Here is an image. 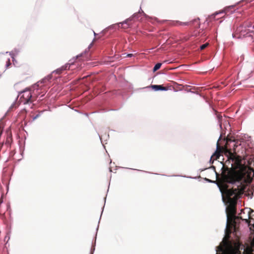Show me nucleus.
<instances>
[{
    "label": "nucleus",
    "instance_id": "nucleus-1",
    "mask_svg": "<svg viewBox=\"0 0 254 254\" xmlns=\"http://www.w3.org/2000/svg\"><path fill=\"white\" fill-rule=\"evenodd\" d=\"M237 147L234 140L227 138L224 146L217 143V148L210 158L214 161L219 158L222 153L227 157L226 163L231 164L230 168L227 167L222 170L221 177L224 182L234 184L244 180L251 179V171L250 168L242 163V157L237 155L236 147Z\"/></svg>",
    "mask_w": 254,
    "mask_h": 254
},
{
    "label": "nucleus",
    "instance_id": "nucleus-2",
    "mask_svg": "<svg viewBox=\"0 0 254 254\" xmlns=\"http://www.w3.org/2000/svg\"><path fill=\"white\" fill-rule=\"evenodd\" d=\"M52 77V74L48 75L43 78L41 81L38 82L33 87L30 89L24 90L21 92V95L20 98L21 102L24 104L32 103L36 100L38 95L40 94L39 87L43 86L42 84L46 83L50 81Z\"/></svg>",
    "mask_w": 254,
    "mask_h": 254
},
{
    "label": "nucleus",
    "instance_id": "nucleus-3",
    "mask_svg": "<svg viewBox=\"0 0 254 254\" xmlns=\"http://www.w3.org/2000/svg\"><path fill=\"white\" fill-rule=\"evenodd\" d=\"M233 35L234 37L238 38L251 37L252 40H254V26H252L251 22H247L238 27Z\"/></svg>",
    "mask_w": 254,
    "mask_h": 254
},
{
    "label": "nucleus",
    "instance_id": "nucleus-4",
    "mask_svg": "<svg viewBox=\"0 0 254 254\" xmlns=\"http://www.w3.org/2000/svg\"><path fill=\"white\" fill-rule=\"evenodd\" d=\"M246 182V180H244L240 182V184L237 188L235 189H228V186L227 185H224V190H223L221 189L220 190L222 193H225L227 198H232V196L233 195H237L238 196L242 194L245 190L246 186L244 183Z\"/></svg>",
    "mask_w": 254,
    "mask_h": 254
},
{
    "label": "nucleus",
    "instance_id": "nucleus-5",
    "mask_svg": "<svg viewBox=\"0 0 254 254\" xmlns=\"http://www.w3.org/2000/svg\"><path fill=\"white\" fill-rule=\"evenodd\" d=\"M228 216H235L236 214V207L228 205L226 208Z\"/></svg>",
    "mask_w": 254,
    "mask_h": 254
},
{
    "label": "nucleus",
    "instance_id": "nucleus-6",
    "mask_svg": "<svg viewBox=\"0 0 254 254\" xmlns=\"http://www.w3.org/2000/svg\"><path fill=\"white\" fill-rule=\"evenodd\" d=\"M238 198V197L237 195L233 196L232 198H227L228 203H229L228 205L236 207Z\"/></svg>",
    "mask_w": 254,
    "mask_h": 254
},
{
    "label": "nucleus",
    "instance_id": "nucleus-7",
    "mask_svg": "<svg viewBox=\"0 0 254 254\" xmlns=\"http://www.w3.org/2000/svg\"><path fill=\"white\" fill-rule=\"evenodd\" d=\"M69 65L68 64H65L62 67H61V68H59L56 70H55V71H54L53 72V73H56L57 74H61V73H62V72L65 70H66L67 69H69Z\"/></svg>",
    "mask_w": 254,
    "mask_h": 254
},
{
    "label": "nucleus",
    "instance_id": "nucleus-8",
    "mask_svg": "<svg viewBox=\"0 0 254 254\" xmlns=\"http://www.w3.org/2000/svg\"><path fill=\"white\" fill-rule=\"evenodd\" d=\"M131 21L130 19H127L123 22L119 23L118 24L119 27H121L123 28L127 29L130 26L129 22Z\"/></svg>",
    "mask_w": 254,
    "mask_h": 254
},
{
    "label": "nucleus",
    "instance_id": "nucleus-9",
    "mask_svg": "<svg viewBox=\"0 0 254 254\" xmlns=\"http://www.w3.org/2000/svg\"><path fill=\"white\" fill-rule=\"evenodd\" d=\"M189 24V22H182L179 21H176V22H173V25L174 26H178V25H188Z\"/></svg>",
    "mask_w": 254,
    "mask_h": 254
},
{
    "label": "nucleus",
    "instance_id": "nucleus-10",
    "mask_svg": "<svg viewBox=\"0 0 254 254\" xmlns=\"http://www.w3.org/2000/svg\"><path fill=\"white\" fill-rule=\"evenodd\" d=\"M172 90L171 86H164L163 85H160V90Z\"/></svg>",
    "mask_w": 254,
    "mask_h": 254
},
{
    "label": "nucleus",
    "instance_id": "nucleus-11",
    "mask_svg": "<svg viewBox=\"0 0 254 254\" xmlns=\"http://www.w3.org/2000/svg\"><path fill=\"white\" fill-rule=\"evenodd\" d=\"M149 87H151L152 88V89L154 90L155 91H158L159 90V85H153L151 86H149ZM148 88V87H147Z\"/></svg>",
    "mask_w": 254,
    "mask_h": 254
},
{
    "label": "nucleus",
    "instance_id": "nucleus-12",
    "mask_svg": "<svg viewBox=\"0 0 254 254\" xmlns=\"http://www.w3.org/2000/svg\"><path fill=\"white\" fill-rule=\"evenodd\" d=\"M208 45V43H205L204 44H203L200 47V49L201 50H203L204 49H205Z\"/></svg>",
    "mask_w": 254,
    "mask_h": 254
},
{
    "label": "nucleus",
    "instance_id": "nucleus-13",
    "mask_svg": "<svg viewBox=\"0 0 254 254\" xmlns=\"http://www.w3.org/2000/svg\"><path fill=\"white\" fill-rule=\"evenodd\" d=\"M159 69V63H157L153 68V71H156Z\"/></svg>",
    "mask_w": 254,
    "mask_h": 254
},
{
    "label": "nucleus",
    "instance_id": "nucleus-14",
    "mask_svg": "<svg viewBox=\"0 0 254 254\" xmlns=\"http://www.w3.org/2000/svg\"><path fill=\"white\" fill-rule=\"evenodd\" d=\"M132 56V54H129L127 55V57H131Z\"/></svg>",
    "mask_w": 254,
    "mask_h": 254
},
{
    "label": "nucleus",
    "instance_id": "nucleus-15",
    "mask_svg": "<svg viewBox=\"0 0 254 254\" xmlns=\"http://www.w3.org/2000/svg\"><path fill=\"white\" fill-rule=\"evenodd\" d=\"M7 63H8V64H10V63L9 60H8V61H7Z\"/></svg>",
    "mask_w": 254,
    "mask_h": 254
},
{
    "label": "nucleus",
    "instance_id": "nucleus-16",
    "mask_svg": "<svg viewBox=\"0 0 254 254\" xmlns=\"http://www.w3.org/2000/svg\"><path fill=\"white\" fill-rule=\"evenodd\" d=\"M218 118L219 120L220 119V117L219 116H218Z\"/></svg>",
    "mask_w": 254,
    "mask_h": 254
},
{
    "label": "nucleus",
    "instance_id": "nucleus-17",
    "mask_svg": "<svg viewBox=\"0 0 254 254\" xmlns=\"http://www.w3.org/2000/svg\"><path fill=\"white\" fill-rule=\"evenodd\" d=\"M161 63H160V64H159L160 67L161 66Z\"/></svg>",
    "mask_w": 254,
    "mask_h": 254
},
{
    "label": "nucleus",
    "instance_id": "nucleus-18",
    "mask_svg": "<svg viewBox=\"0 0 254 254\" xmlns=\"http://www.w3.org/2000/svg\"><path fill=\"white\" fill-rule=\"evenodd\" d=\"M216 254H218V253H216Z\"/></svg>",
    "mask_w": 254,
    "mask_h": 254
}]
</instances>
